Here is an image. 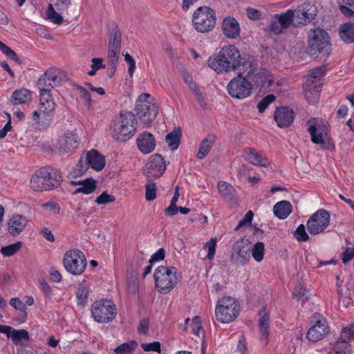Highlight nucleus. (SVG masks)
Wrapping results in <instances>:
<instances>
[{"instance_id": "8", "label": "nucleus", "mask_w": 354, "mask_h": 354, "mask_svg": "<svg viewBox=\"0 0 354 354\" xmlns=\"http://www.w3.org/2000/svg\"><path fill=\"white\" fill-rule=\"evenodd\" d=\"M136 112L141 122L150 124L158 113V106L154 97L148 93H142L136 100Z\"/></svg>"}, {"instance_id": "62", "label": "nucleus", "mask_w": 354, "mask_h": 354, "mask_svg": "<svg viewBox=\"0 0 354 354\" xmlns=\"http://www.w3.org/2000/svg\"><path fill=\"white\" fill-rule=\"evenodd\" d=\"M71 4V0H56L55 6L58 11L62 12L67 10Z\"/></svg>"}, {"instance_id": "4", "label": "nucleus", "mask_w": 354, "mask_h": 354, "mask_svg": "<svg viewBox=\"0 0 354 354\" xmlns=\"http://www.w3.org/2000/svg\"><path fill=\"white\" fill-rule=\"evenodd\" d=\"M308 44L309 51L315 57L328 58L332 52L330 37L326 31L317 28L310 29L308 32Z\"/></svg>"}, {"instance_id": "50", "label": "nucleus", "mask_w": 354, "mask_h": 354, "mask_svg": "<svg viewBox=\"0 0 354 354\" xmlns=\"http://www.w3.org/2000/svg\"><path fill=\"white\" fill-rule=\"evenodd\" d=\"M187 85H188L189 89L194 93V97H195L196 100H197V102H198V104H200V106L204 108L205 106V103L204 102L202 93L200 91V89L198 88V86L194 82H189V84Z\"/></svg>"}, {"instance_id": "12", "label": "nucleus", "mask_w": 354, "mask_h": 354, "mask_svg": "<svg viewBox=\"0 0 354 354\" xmlns=\"http://www.w3.org/2000/svg\"><path fill=\"white\" fill-rule=\"evenodd\" d=\"M91 314L95 322L108 323L115 318V306L108 299L95 301L92 305Z\"/></svg>"}, {"instance_id": "36", "label": "nucleus", "mask_w": 354, "mask_h": 354, "mask_svg": "<svg viewBox=\"0 0 354 354\" xmlns=\"http://www.w3.org/2000/svg\"><path fill=\"white\" fill-rule=\"evenodd\" d=\"M259 325L261 335L264 338H267L269 335V328H270V322H269V315L266 309L261 310L259 313Z\"/></svg>"}, {"instance_id": "9", "label": "nucleus", "mask_w": 354, "mask_h": 354, "mask_svg": "<svg viewBox=\"0 0 354 354\" xmlns=\"http://www.w3.org/2000/svg\"><path fill=\"white\" fill-rule=\"evenodd\" d=\"M240 312L239 303L232 297H224L219 299L215 308L217 320L221 323H230L239 315Z\"/></svg>"}, {"instance_id": "61", "label": "nucleus", "mask_w": 354, "mask_h": 354, "mask_svg": "<svg viewBox=\"0 0 354 354\" xmlns=\"http://www.w3.org/2000/svg\"><path fill=\"white\" fill-rule=\"evenodd\" d=\"M1 51L8 58L11 59L12 60L15 61L18 64H21L20 59L19 58L16 53L14 50H12L10 47L6 46L5 48Z\"/></svg>"}, {"instance_id": "22", "label": "nucleus", "mask_w": 354, "mask_h": 354, "mask_svg": "<svg viewBox=\"0 0 354 354\" xmlns=\"http://www.w3.org/2000/svg\"><path fill=\"white\" fill-rule=\"evenodd\" d=\"M28 223L25 216L20 214L12 215L8 223V232L13 236L19 235Z\"/></svg>"}, {"instance_id": "47", "label": "nucleus", "mask_w": 354, "mask_h": 354, "mask_svg": "<svg viewBox=\"0 0 354 354\" xmlns=\"http://www.w3.org/2000/svg\"><path fill=\"white\" fill-rule=\"evenodd\" d=\"M218 189L219 193L223 197H225V198H230L234 193V187L231 185H230L225 182H223V181L218 183Z\"/></svg>"}, {"instance_id": "23", "label": "nucleus", "mask_w": 354, "mask_h": 354, "mask_svg": "<svg viewBox=\"0 0 354 354\" xmlns=\"http://www.w3.org/2000/svg\"><path fill=\"white\" fill-rule=\"evenodd\" d=\"M243 156L249 163L256 166L266 167L269 165L266 156L258 153L252 148H246L243 151Z\"/></svg>"}, {"instance_id": "58", "label": "nucleus", "mask_w": 354, "mask_h": 354, "mask_svg": "<svg viewBox=\"0 0 354 354\" xmlns=\"http://www.w3.org/2000/svg\"><path fill=\"white\" fill-rule=\"evenodd\" d=\"M141 347L145 351H156L158 353L161 352L160 344L158 342L143 343L141 344Z\"/></svg>"}, {"instance_id": "44", "label": "nucleus", "mask_w": 354, "mask_h": 354, "mask_svg": "<svg viewBox=\"0 0 354 354\" xmlns=\"http://www.w3.org/2000/svg\"><path fill=\"white\" fill-rule=\"evenodd\" d=\"M137 345L136 341H130L118 346L114 351L116 354H131L136 349Z\"/></svg>"}, {"instance_id": "10", "label": "nucleus", "mask_w": 354, "mask_h": 354, "mask_svg": "<svg viewBox=\"0 0 354 354\" xmlns=\"http://www.w3.org/2000/svg\"><path fill=\"white\" fill-rule=\"evenodd\" d=\"M63 264L65 269L73 275H80L86 267V259L82 251L70 250L64 254Z\"/></svg>"}, {"instance_id": "34", "label": "nucleus", "mask_w": 354, "mask_h": 354, "mask_svg": "<svg viewBox=\"0 0 354 354\" xmlns=\"http://www.w3.org/2000/svg\"><path fill=\"white\" fill-rule=\"evenodd\" d=\"M317 87V86L315 84H312L311 86H308L307 83L304 84V96L310 104H315L319 100L322 88H318Z\"/></svg>"}, {"instance_id": "37", "label": "nucleus", "mask_w": 354, "mask_h": 354, "mask_svg": "<svg viewBox=\"0 0 354 354\" xmlns=\"http://www.w3.org/2000/svg\"><path fill=\"white\" fill-rule=\"evenodd\" d=\"M31 93L27 89L15 91L12 95V101L15 104H24L31 100Z\"/></svg>"}, {"instance_id": "16", "label": "nucleus", "mask_w": 354, "mask_h": 354, "mask_svg": "<svg viewBox=\"0 0 354 354\" xmlns=\"http://www.w3.org/2000/svg\"><path fill=\"white\" fill-rule=\"evenodd\" d=\"M250 241L248 239L241 238L232 245L230 259L236 266L244 265L250 259Z\"/></svg>"}, {"instance_id": "49", "label": "nucleus", "mask_w": 354, "mask_h": 354, "mask_svg": "<svg viewBox=\"0 0 354 354\" xmlns=\"http://www.w3.org/2000/svg\"><path fill=\"white\" fill-rule=\"evenodd\" d=\"M21 248V243L17 242L1 248V252L3 256L10 257L17 253Z\"/></svg>"}, {"instance_id": "63", "label": "nucleus", "mask_w": 354, "mask_h": 354, "mask_svg": "<svg viewBox=\"0 0 354 354\" xmlns=\"http://www.w3.org/2000/svg\"><path fill=\"white\" fill-rule=\"evenodd\" d=\"M149 320L147 318L141 319L138 326V332L140 334H147L149 330Z\"/></svg>"}, {"instance_id": "60", "label": "nucleus", "mask_w": 354, "mask_h": 354, "mask_svg": "<svg viewBox=\"0 0 354 354\" xmlns=\"http://www.w3.org/2000/svg\"><path fill=\"white\" fill-rule=\"evenodd\" d=\"M1 51L8 58L11 59L12 60L15 61L18 64H21L20 59L19 58L16 53L14 50H12L10 47L6 46L5 48Z\"/></svg>"}, {"instance_id": "52", "label": "nucleus", "mask_w": 354, "mask_h": 354, "mask_svg": "<svg viewBox=\"0 0 354 354\" xmlns=\"http://www.w3.org/2000/svg\"><path fill=\"white\" fill-rule=\"evenodd\" d=\"M293 236L299 242L307 241L309 236L306 232L305 226L303 224L299 225L296 230L293 232Z\"/></svg>"}, {"instance_id": "41", "label": "nucleus", "mask_w": 354, "mask_h": 354, "mask_svg": "<svg viewBox=\"0 0 354 354\" xmlns=\"http://www.w3.org/2000/svg\"><path fill=\"white\" fill-rule=\"evenodd\" d=\"M274 214L279 219L288 217V201H281L277 203L273 207Z\"/></svg>"}, {"instance_id": "64", "label": "nucleus", "mask_w": 354, "mask_h": 354, "mask_svg": "<svg viewBox=\"0 0 354 354\" xmlns=\"http://www.w3.org/2000/svg\"><path fill=\"white\" fill-rule=\"evenodd\" d=\"M354 258V248H347L342 253V261L344 264L347 263Z\"/></svg>"}, {"instance_id": "17", "label": "nucleus", "mask_w": 354, "mask_h": 354, "mask_svg": "<svg viewBox=\"0 0 354 354\" xmlns=\"http://www.w3.org/2000/svg\"><path fill=\"white\" fill-rule=\"evenodd\" d=\"M109 42L108 51L109 65L113 68H115L120 51L121 34L116 26H113L109 29Z\"/></svg>"}, {"instance_id": "42", "label": "nucleus", "mask_w": 354, "mask_h": 354, "mask_svg": "<svg viewBox=\"0 0 354 354\" xmlns=\"http://www.w3.org/2000/svg\"><path fill=\"white\" fill-rule=\"evenodd\" d=\"M293 298H297L298 300H301L302 304L308 301L310 297L309 290L305 286L299 283L297 285L293 292Z\"/></svg>"}, {"instance_id": "59", "label": "nucleus", "mask_w": 354, "mask_h": 354, "mask_svg": "<svg viewBox=\"0 0 354 354\" xmlns=\"http://www.w3.org/2000/svg\"><path fill=\"white\" fill-rule=\"evenodd\" d=\"M41 207L52 212L55 214L59 213V205L55 201H48L41 205Z\"/></svg>"}, {"instance_id": "39", "label": "nucleus", "mask_w": 354, "mask_h": 354, "mask_svg": "<svg viewBox=\"0 0 354 354\" xmlns=\"http://www.w3.org/2000/svg\"><path fill=\"white\" fill-rule=\"evenodd\" d=\"M180 129H175L172 132L168 133L165 137V141L169 147L174 151L178 149L180 144Z\"/></svg>"}, {"instance_id": "32", "label": "nucleus", "mask_w": 354, "mask_h": 354, "mask_svg": "<svg viewBox=\"0 0 354 354\" xmlns=\"http://www.w3.org/2000/svg\"><path fill=\"white\" fill-rule=\"evenodd\" d=\"M8 338H10L15 345H24L29 341L28 332L24 329L17 330L12 328Z\"/></svg>"}, {"instance_id": "26", "label": "nucleus", "mask_w": 354, "mask_h": 354, "mask_svg": "<svg viewBox=\"0 0 354 354\" xmlns=\"http://www.w3.org/2000/svg\"><path fill=\"white\" fill-rule=\"evenodd\" d=\"M53 112L35 111L32 113V120L35 127L43 130L48 127L52 122L51 114Z\"/></svg>"}, {"instance_id": "57", "label": "nucleus", "mask_w": 354, "mask_h": 354, "mask_svg": "<svg viewBox=\"0 0 354 354\" xmlns=\"http://www.w3.org/2000/svg\"><path fill=\"white\" fill-rule=\"evenodd\" d=\"M115 200V197L112 195H109L106 192H104L95 199V203L98 205L107 204L113 202Z\"/></svg>"}, {"instance_id": "5", "label": "nucleus", "mask_w": 354, "mask_h": 354, "mask_svg": "<svg viewBox=\"0 0 354 354\" xmlns=\"http://www.w3.org/2000/svg\"><path fill=\"white\" fill-rule=\"evenodd\" d=\"M307 131L311 141L319 145L323 149H331L333 147L329 142L330 126L326 120L319 118H311L306 122Z\"/></svg>"}, {"instance_id": "19", "label": "nucleus", "mask_w": 354, "mask_h": 354, "mask_svg": "<svg viewBox=\"0 0 354 354\" xmlns=\"http://www.w3.org/2000/svg\"><path fill=\"white\" fill-rule=\"evenodd\" d=\"M165 169V161L160 154H155L151 156L149 162L146 165L148 178H159L162 175Z\"/></svg>"}, {"instance_id": "56", "label": "nucleus", "mask_w": 354, "mask_h": 354, "mask_svg": "<svg viewBox=\"0 0 354 354\" xmlns=\"http://www.w3.org/2000/svg\"><path fill=\"white\" fill-rule=\"evenodd\" d=\"M276 100L273 94H269L263 97L257 104L258 110L260 113H263L270 104Z\"/></svg>"}, {"instance_id": "51", "label": "nucleus", "mask_w": 354, "mask_h": 354, "mask_svg": "<svg viewBox=\"0 0 354 354\" xmlns=\"http://www.w3.org/2000/svg\"><path fill=\"white\" fill-rule=\"evenodd\" d=\"M333 353L334 354H351V348L348 343L344 340L335 344Z\"/></svg>"}, {"instance_id": "54", "label": "nucleus", "mask_w": 354, "mask_h": 354, "mask_svg": "<svg viewBox=\"0 0 354 354\" xmlns=\"http://www.w3.org/2000/svg\"><path fill=\"white\" fill-rule=\"evenodd\" d=\"M145 198L147 201H153L156 197V185L152 181H149L145 185Z\"/></svg>"}, {"instance_id": "2", "label": "nucleus", "mask_w": 354, "mask_h": 354, "mask_svg": "<svg viewBox=\"0 0 354 354\" xmlns=\"http://www.w3.org/2000/svg\"><path fill=\"white\" fill-rule=\"evenodd\" d=\"M62 181L60 171L51 167H42L32 176L30 187L35 192L47 191L58 187Z\"/></svg>"}, {"instance_id": "15", "label": "nucleus", "mask_w": 354, "mask_h": 354, "mask_svg": "<svg viewBox=\"0 0 354 354\" xmlns=\"http://www.w3.org/2000/svg\"><path fill=\"white\" fill-rule=\"evenodd\" d=\"M330 219V213L327 210H317L307 221L306 227L308 232L313 235L322 233L328 225Z\"/></svg>"}, {"instance_id": "38", "label": "nucleus", "mask_w": 354, "mask_h": 354, "mask_svg": "<svg viewBox=\"0 0 354 354\" xmlns=\"http://www.w3.org/2000/svg\"><path fill=\"white\" fill-rule=\"evenodd\" d=\"M274 118L279 127L286 128L288 127V109L286 107L277 109Z\"/></svg>"}, {"instance_id": "33", "label": "nucleus", "mask_w": 354, "mask_h": 354, "mask_svg": "<svg viewBox=\"0 0 354 354\" xmlns=\"http://www.w3.org/2000/svg\"><path fill=\"white\" fill-rule=\"evenodd\" d=\"M214 141L215 136L213 135H209L202 140L199 146L198 152L196 155L198 159L201 160L208 154Z\"/></svg>"}, {"instance_id": "31", "label": "nucleus", "mask_w": 354, "mask_h": 354, "mask_svg": "<svg viewBox=\"0 0 354 354\" xmlns=\"http://www.w3.org/2000/svg\"><path fill=\"white\" fill-rule=\"evenodd\" d=\"M339 35L341 39L346 44L354 42V23L348 22L339 28Z\"/></svg>"}, {"instance_id": "55", "label": "nucleus", "mask_w": 354, "mask_h": 354, "mask_svg": "<svg viewBox=\"0 0 354 354\" xmlns=\"http://www.w3.org/2000/svg\"><path fill=\"white\" fill-rule=\"evenodd\" d=\"M216 243H217V239L216 237H214V238H212L204 245V248L205 249L207 248V250H208V253H207L206 257L209 260H212L215 255Z\"/></svg>"}, {"instance_id": "18", "label": "nucleus", "mask_w": 354, "mask_h": 354, "mask_svg": "<svg viewBox=\"0 0 354 354\" xmlns=\"http://www.w3.org/2000/svg\"><path fill=\"white\" fill-rule=\"evenodd\" d=\"M62 75L57 68H50L39 79L38 87L45 89L55 88L62 84Z\"/></svg>"}, {"instance_id": "13", "label": "nucleus", "mask_w": 354, "mask_h": 354, "mask_svg": "<svg viewBox=\"0 0 354 354\" xmlns=\"http://www.w3.org/2000/svg\"><path fill=\"white\" fill-rule=\"evenodd\" d=\"M310 327L306 333L309 341L318 342L324 338L329 332L328 322L325 317L319 314L315 313L310 317Z\"/></svg>"}, {"instance_id": "29", "label": "nucleus", "mask_w": 354, "mask_h": 354, "mask_svg": "<svg viewBox=\"0 0 354 354\" xmlns=\"http://www.w3.org/2000/svg\"><path fill=\"white\" fill-rule=\"evenodd\" d=\"M324 73L325 70L324 66H318L310 70L305 83H307L308 86H311L312 84H315L317 86V88H322Z\"/></svg>"}, {"instance_id": "7", "label": "nucleus", "mask_w": 354, "mask_h": 354, "mask_svg": "<svg viewBox=\"0 0 354 354\" xmlns=\"http://www.w3.org/2000/svg\"><path fill=\"white\" fill-rule=\"evenodd\" d=\"M194 28L198 32H211L216 24L215 11L209 6L198 7L192 15Z\"/></svg>"}, {"instance_id": "6", "label": "nucleus", "mask_w": 354, "mask_h": 354, "mask_svg": "<svg viewBox=\"0 0 354 354\" xmlns=\"http://www.w3.org/2000/svg\"><path fill=\"white\" fill-rule=\"evenodd\" d=\"M156 287L161 294L169 293L180 281V274L175 267L158 266L153 273Z\"/></svg>"}, {"instance_id": "30", "label": "nucleus", "mask_w": 354, "mask_h": 354, "mask_svg": "<svg viewBox=\"0 0 354 354\" xmlns=\"http://www.w3.org/2000/svg\"><path fill=\"white\" fill-rule=\"evenodd\" d=\"M71 184L73 185H79L75 191L74 192V194L78 193H83L84 194H89L95 191L96 189V181L93 178H88L84 180H73L71 181Z\"/></svg>"}, {"instance_id": "20", "label": "nucleus", "mask_w": 354, "mask_h": 354, "mask_svg": "<svg viewBox=\"0 0 354 354\" xmlns=\"http://www.w3.org/2000/svg\"><path fill=\"white\" fill-rule=\"evenodd\" d=\"M77 136L72 131H66L57 140V148L61 153H68L77 147Z\"/></svg>"}, {"instance_id": "43", "label": "nucleus", "mask_w": 354, "mask_h": 354, "mask_svg": "<svg viewBox=\"0 0 354 354\" xmlns=\"http://www.w3.org/2000/svg\"><path fill=\"white\" fill-rule=\"evenodd\" d=\"M252 256L257 262H261L265 254V245L262 242L256 243L251 249Z\"/></svg>"}, {"instance_id": "14", "label": "nucleus", "mask_w": 354, "mask_h": 354, "mask_svg": "<svg viewBox=\"0 0 354 354\" xmlns=\"http://www.w3.org/2000/svg\"><path fill=\"white\" fill-rule=\"evenodd\" d=\"M252 88L250 82L246 77L239 75L230 80L227 85V91L234 98L244 99L250 95Z\"/></svg>"}, {"instance_id": "40", "label": "nucleus", "mask_w": 354, "mask_h": 354, "mask_svg": "<svg viewBox=\"0 0 354 354\" xmlns=\"http://www.w3.org/2000/svg\"><path fill=\"white\" fill-rule=\"evenodd\" d=\"M88 165L86 161L84 155H82L76 167L70 172L71 178H77L82 176L88 169Z\"/></svg>"}, {"instance_id": "46", "label": "nucleus", "mask_w": 354, "mask_h": 354, "mask_svg": "<svg viewBox=\"0 0 354 354\" xmlns=\"http://www.w3.org/2000/svg\"><path fill=\"white\" fill-rule=\"evenodd\" d=\"M88 286L86 282L83 281L77 286L76 290V297L79 301V304L84 303L88 299Z\"/></svg>"}, {"instance_id": "35", "label": "nucleus", "mask_w": 354, "mask_h": 354, "mask_svg": "<svg viewBox=\"0 0 354 354\" xmlns=\"http://www.w3.org/2000/svg\"><path fill=\"white\" fill-rule=\"evenodd\" d=\"M241 66H242L243 71L246 72V77H250L257 69V64L254 62V59L250 55L241 56Z\"/></svg>"}, {"instance_id": "45", "label": "nucleus", "mask_w": 354, "mask_h": 354, "mask_svg": "<svg viewBox=\"0 0 354 354\" xmlns=\"http://www.w3.org/2000/svg\"><path fill=\"white\" fill-rule=\"evenodd\" d=\"M46 15L47 18L55 24L59 25L63 23V17L60 14L55 11L53 6L51 3L48 4V6Z\"/></svg>"}, {"instance_id": "3", "label": "nucleus", "mask_w": 354, "mask_h": 354, "mask_svg": "<svg viewBox=\"0 0 354 354\" xmlns=\"http://www.w3.org/2000/svg\"><path fill=\"white\" fill-rule=\"evenodd\" d=\"M136 124L134 115L131 112L121 113L112 121L111 133L117 141L124 142L129 140L135 133Z\"/></svg>"}, {"instance_id": "21", "label": "nucleus", "mask_w": 354, "mask_h": 354, "mask_svg": "<svg viewBox=\"0 0 354 354\" xmlns=\"http://www.w3.org/2000/svg\"><path fill=\"white\" fill-rule=\"evenodd\" d=\"M138 149L145 154L152 152L156 147V139L151 133L144 131L136 139Z\"/></svg>"}, {"instance_id": "48", "label": "nucleus", "mask_w": 354, "mask_h": 354, "mask_svg": "<svg viewBox=\"0 0 354 354\" xmlns=\"http://www.w3.org/2000/svg\"><path fill=\"white\" fill-rule=\"evenodd\" d=\"M74 87L80 93V97L85 102L86 104L88 106V108L91 109L92 107V100L89 92L83 86L78 84H75Z\"/></svg>"}, {"instance_id": "25", "label": "nucleus", "mask_w": 354, "mask_h": 354, "mask_svg": "<svg viewBox=\"0 0 354 354\" xmlns=\"http://www.w3.org/2000/svg\"><path fill=\"white\" fill-rule=\"evenodd\" d=\"M83 155L88 167H91L93 169L99 171L104 167V156L101 155L96 150L92 149Z\"/></svg>"}, {"instance_id": "53", "label": "nucleus", "mask_w": 354, "mask_h": 354, "mask_svg": "<svg viewBox=\"0 0 354 354\" xmlns=\"http://www.w3.org/2000/svg\"><path fill=\"white\" fill-rule=\"evenodd\" d=\"M254 216V214L252 211H248L244 216V217L239 222L238 225L235 227V231H239L243 227L250 226L252 223V221Z\"/></svg>"}, {"instance_id": "27", "label": "nucleus", "mask_w": 354, "mask_h": 354, "mask_svg": "<svg viewBox=\"0 0 354 354\" xmlns=\"http://www.w3.org/2000/svg\"><path fill=\"white\" fill-rule=\"evenodd\" d=\"M288 27V12L281 15H275L268 26V30L275 35H279L283 29Z\"/></svg>"}, {"instance_id": "11", "label": "nucleus", "mask_w": 354, "mask_h": 354, "mask_svg": "<svg viewBox=\"0 0 354 354\" xmlns=\"http://www.w3.org/2000/svg\"><path fill=\"white\" fill-rule=\"evenodd\" d=\"M317 8L310 3H304L297 9H289V26L292 24L295 26H306L315 19Z\"/></svg>"}, {"instance_id": "28", "label": "nucleus", "mask_w": 354, "mask_h": 354, "mask_svg": "<svg viewBox=\"0 0 354 354\" xmlns=\"http://www.w3.org/2000/svg\"><path fill=\"white\" fill-rule=\"evenodd\" d=\"M40 90L39 111L53 112L55 109V103L50 94V89L39 88Z\"/></svg>"}, {"instance_id": "24", "label": "nucleus", "mask_w": 354, "mask_h": 354, "mask_svg": "<svg viewBox=\"0 0 354 354\" xmlns=\"http://www.w3.org/2000/svg\"><path fill=\"white\" fill-rule=\"evenodd\" d=\"M223 34L230 39H236L240 35V26L238 21L234 17H226L222 22Z\"/></svg>"}, {"instance_id": "1", "label": "nucleus", "mask_w": 354, "mask_h": 354, "mask_svg": "<svg viewBox=\"0 0 354 354\" xmlns=\"http://www.w3.org/2000/svg\"><path fill=\"white\" fill-rule=\"evenodd\" d=\"M207 64L218 73L234 71L241 66V53L233 45L225 46L217 55L208 59Z\"/></svg>"}]
</instances>
